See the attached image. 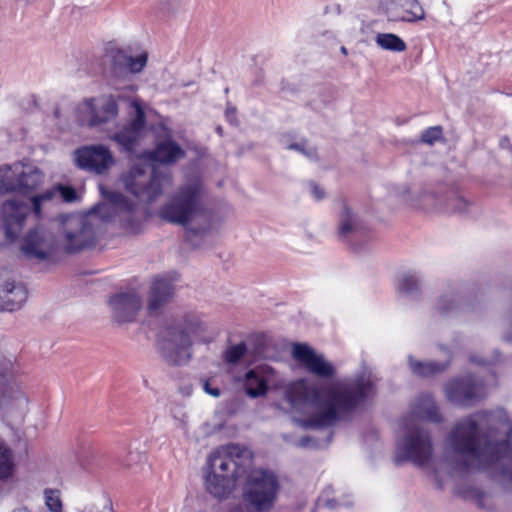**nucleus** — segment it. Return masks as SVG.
<instances>
[{"label": "nucleus", "instance_id": "4", "mask_svg": "<svg viewBox=\"0 0 512 512\" xmlns=\"http://www.w3.org/2000/svg\"><path fill=\"white\" fill-rule=\"evenodd\" d=\"M214 338L215 334L203 315L187 311L164 322L157 345L168 364L183 365L191 358L194 343L209 344Z\"/></svg>", "mask_w": 512, "mask_h": 512}, {"label": "nucleus", "instance_id": "18", "mask_svg": "<svg viewBox=\"0 0 512 512\" xmlns=\"http://www.w3.org/2000/svg\"><path fill=\"white\" fill-rule=\"evenodd\" d=\"M175 296V284L168 276H156L150 284L147 292L146 309L149 316L159 315Z\"/></svg>", "mask_w": 512, "mask_h": 512}, {"label": "nucleus", "instance_id": "9", "mask_svg": "<svg viewBox=\"0 0 512 512\" xmlns=\"http://www.w3.org/2000/svg\"><path fill=\"white\" fill-rule=\"evenodd\" d=\"M59 237L61 246L69 254L91 248L96 241L93 224L82 215L63 216Z\"/></svg>", "mask_w": 512, "mask_h": 512}, {"label": "nucleus", "instance_id": "32", "mask_svg": "<svg viewBox=\"0 0 512 512\" xmlns=\"http://www.w3.org/2000/svg\"><path fill=\"white\" fill-rule=\"evenodd\" d=\"M58 200L57 185L53 186L42 193L31 197L32 210L37 217L41 216L42 208L45 204Z\"/></svg>", "mask_w": 512, "mask_h": 512}, {"label": "nucleus", "instance_id": "30", "mask_svg": "<svg viewBox=\"0 0 512 512\" xmlns=\"http://www.w3.org/2000/svg\"><path fill=\"white\" fill-rule=\"evenodd\" d=\"M15 170L16 162L0 166V194L17 193L18 173Z\"/></svg>", "mask_w": 512, "mask_h": 512}, {"label": "nucleus", "instance_id": "35", "mask_svg": "<svg viewBox=\"0 0 512 512\" xmlns=\"http://www.w3.org/2000/svg\"><path fill=\"white\" fill-rule=\"evenodd\" d=\"M45 504L50 512H63L60 491L57 489H45Z\"/></svg>", "mask_w": 512, "mask_h": 512}, {"label": "nucleus", "instance_id": "21", "mask_svg": "<svg viewBox=\"0 0 512 512\" xmlns=\"http://www.w3.org/2000/svg\"><path fill=\"white\" fill-rule=\"evenodd\" d=\"M15 171L18 173L17 193L19 194H31L44 183V173L31 163L16 162Z\"/></svg>", "mask_w": 512, "mask_h": 512}, {"label": "nucleus", "instance_id": "41", "mask_svg": "<svg viewBox=\"0 0 512 512\" xmlns=\"http://www.w3.org/2000/svg\"><path fill=\"white\" fill-rule=\"evenodd\" d=\"M83 512H113L111 505L104 503L102 506L90 505L87 506Z\"/></svg>", "mask_w": 512, "mask_h": 512}, {"label": "nucleus", "instance_id": "50", "mask_svg": "<svg viewBox=\"0 0 512 512\" xmlns=\"http://www.w3.org/2000/svg\"><path fill=\"white\" fill-rule=\"evenodd\" d=\"M217 132H218V133H222V129H221V127L217 128Z\"/></svg>", "mask_w": 512, "mask_h": 512}, {"label": "nucleus", "instance_id": "23", "mask_svg": "<svg viewBox=\"0 0 512 512\" xmlns=\"http://www.w3.org/2000/svg\"><path fill=\"white\" fill-rule=\"evenodd\" d=\"M27 289L20 283L6 281L0 286V309L15 311L27 300Z\"/></svg>", "mask_w": 512, "mask_h": 512}, {"label": "nucleus", "instance_id": "31", "mask_svg": "<svg viewBox=\"0 0 512 512\" xmlns=\"http://www.w3.org/2000/svg\"><path fill=\"white\" fill-rule=\"evenodd\" d=\"M375 43L383 50L392 52H403L407 46L403 39L393 33H378Z\"/></svg>", "mask_w": 512, "mask_h": 512}, {"label": "nucleus", "instance_id": "42", "mask_svg": "<svg viewBox=\"0 0 512 512\" xmlns=\"http://www.w3.org/2000/svg\"><path fill=\"white\" fill-rule=\"evenodd\" d=\"M499 356H500V354L498 352H496V358L490 359V360H487V359H480L479 360L476 356H471L470 357V361L472 363H477V364L483 365V366L491 365V364H495V363L499 362Z\"/></svg>", "mask_w": 512, "mask_h": 512}, {"label": "nucleus", "instance_id": "49", "mask_svg": "<svg viewBox=\"0 0 512 512\" xmlns=\"http://www.w3.org/2000/svg\"><path fill=\"white\" fill-rule=\"evenodd\" d=\"M54 113H55V116H56V117H59V111H58V109H56Z\"/></svg>", "mask_w": 512, "mask_h": 512}, {"label": "nucleus", "instance_id": "3", "mask_svg": "<svg viewBox=\"0 0 512 512\" xmlns=\"http://www.w3.org/2000/svg\"><path fill=\"white\" fill-rule=\"evenodd\" d=\"M375 392L374 381L366 375L351 381L330 383L320 389L300 379L291 386L289 398L292 403L307 404L312 409L308 418L296 420L301 427L321 429L333 426Z\"/></svg>", "mask_w": 512, "mask_h": 512}, {"label": "nucleus", "instance_id": "34", "mask_svg": "<svg viewBox=\"0 0 512 512\" xmlns=\"http://www.w3.org/2000/svg\"><path fill=\"white\" fill-rule=\"evenodd\" d=\"M12 451L0 442V478L6 479L13 473Z\"/></svg>", "mask_w": 512, "mask_h": 512}, {"label": "nucleus", "instance_id": "38", "mask_svg": "<svg viewBox=\"0 0 512 512\" xmlns=\"http://www.w3.org/2000/svg\"><path fill=\"white\" fill-rule=\"evenodd\" d=\"M57 191H58V200L61 199L65 202L71 203L77 199L76 190L71 186H65V185L58 184Z\"/></svg>", "mask_w": 512, "mask_h": 512}, {"label": "nucleus", "instance_id": "28", "mask_svg": "<svg viewBox=\"0 0 512 512\" xmlns=\"http://www.w3.org/2000/svg\"><path fill=\"white\" fill-rule=\"evenodd\" d=\"M408 361L411 372L420 377H428L442 372L449 364V362L439 363L436 361H417L412 356H409Z\"/></svg>", "mask_w": 512, "mask_h": 512}, {"label": "nucleus", "instance_id": "12", "mask_svg": "<svg viewBox=\"0 0 512 512\" xmlns=\"http://www.w3.org/2000/svg\"><path fill=\"white\" fill-rule=\"evenodd\" d=\"M56 247L54 234L46 228L36 227L24 236L20 249L28 259L43 261L54 254Z\"/></svg>", "mask_w": 512, "mask_h": 512}, {"label": "nucleus", "instance_id": "46", "mask_svg": "<svg viewBox=\"0 0 512 512\" xmlns=\"http://www.w3.org/2000/svg\"><path fill=\"white\" fill-rule=\"evenodd\" d=\"M433 476H434V480H435V483H436V487L438 489H442L443 486H444V481L440 478L438 470H435L433 472Z\"/></svg>", "mask_w": 512, "mask_h": 512}, {"label": "nucleus", "instance_id": "48", "mask_svg": "<svg viewBox=\"0 0 512 512\" xmlns=\"http://www.w3.org/2000/svg\"><path fill=\"white\" fill-rule=\"evenodd\" d=\"M341 52H342L343 54H347V49H346L344 46H342V47H341Z\"/></svg>", "mask_w": 512, "mask_h": 512}, {"label": "nucleus", "instance_id": "1", "mask_svg": "<svg viewBox=\"0 0 512 512\" xmlns=\"http://www.w3.org/2000/svg\"><path fill=\"white\" fill-rule=\"evenodd\" d=\"M512 422L503 409L481 411L461 420L447 437L453 456L446 458L450 477L486 470L512 479Z\"/></svg>", "mask_w": 512, "mask_h": 512}, {"label": "nucleus", "instance_id": "37", "mask_svg": "<svg viewBox=\"0 0 512 512\" xmlns=\"http://www.w3.org/2000/svg\"><path fill=\"white\" fill-rule=\"evenodd\" d=\"M443 129L441 126H432L427 128L421 134V142L433 145L442 138Z\"/></svg>", "mask_w": 512, "mask_h": 512}, {"label": "nucleus", "instance_id": "15", "mask_svg": "<svg viewBox=\"0 0 512 512\" xmlns=\"http://www.w3.org/2000/svg\"><path fill=\"white\" fill-rule=\"evenodd\" d=\"M75 162L83 170L102 175L114 164V158L109 148L103 145H90L75 151Z\"/></svg>", "mask_w": 512, "mask_h": 512}, {"label": "nucleus", "instance_id": "8", "mask_svg": "<svg viewBox=\"0 0 512 512\" xmlns=\"http://www.w3.org/2000/svg\"><path fill=\"white\" fill-rule=\"evenodd\" d=\"M127 192L132 194L139 202L150 203L158 198L163 187L171 183L168 173H163L147 164L133 165L121 177Z\"/></svg>", "mask_w": 512, "mask_h": 512}, {"label": "nucleus", "instance_id": "29", "mask_svg": "<svg viewBox=\"0 0 512 512\" xmlns=\"http://www.w3.org/2000/svg\"><path fill=\"white\" fill-rule=\"evenodd\" d=\"M401 7L402 15L395 17V20L415 22L425 18V12L417 0H395Z\"/></svg>", "mask_w": 512, "mask_h": 512}, {"label": "nucleus", "instance_id": "43", "mask_svg": "<svg viewBox=\"0 0 512 512\" xmlns=\"http://www.w3.org/2000/svg\"><path fill=\"white\" fill-rule=\"evenodd\" d=\"M314 444V441L311 437H308V436H305V437H302L300 438L297 442H296V446L297 447H300V448H308V447H311L313 446Z\"/></svg>", "mask_w": 512, "mask_h": 512}, {"label": "nucleus", "instance_id": "45", "mask_svg": "<svg viewBox=\"0 0 512 512\" xmlns=\"http://www.w3.org/2000/svg\"><path fill=\"white\" fill-rule=\"evenodd\" d=\"M226 118L230 123H234L236 120V109L228 107L226 109Z\"/></svg>", "mask_w": 512, "mask_h": 512}, {"label": "nucleus", "instance_id": "40", "mask_svg": "<svg viewBox=\"0 0 512 512\" xmlns=\"http://www.w3.org/2000/svg\"><path fill=\"white\" fill-rule=\"evenodd\" d=\"M309 188H310V193L315 200L321 201L325 198V196H326L325 190L318 184L311 182L309 184Z\"/></svg>", "mask_w": 512, "mask_h": 512}, {"label": "nucleus", "instance_id": "5", "mask_svg": "<svg viewBox=\"0 0 512 512\" xmlns=\"http://www.w3.org/2000/svg\"><path fill=\"white\" fill-rule=\"evenodd\" d=\"M205 190L201 178L197 175L188 177L165 203L160 217L172 224L187 225L204 210Z\"/></svg>", "mask_w": 512, "mask_h": 512}, {"label": "nucleus", "instance_id": "19", "mask_svg": "<svg viewBox=\"0 0 512 512\" xmlns=\"http://www.w3.org/2000/svg\"><path fill=\"white\" fill-rule=\"evenodd\" d=\"M101 192L106 200L112 205L113 211L123 222L126 228L135 229L137 226V206L136 203L128 200L122 193L116 191H105L101 187Z\"/></svg>", "mask_w": 512, "mask_h": 512}, {"label": "nucleus", "instance_id": "20", "mask_svg": "<svg viewBox=\"0 0 512 512\" xmlns=\"http://www.w3.org/2000/svg\"><path fill=\"white\" fill-rule=\"evenodd\" d=\"M147 64V54L140 53L136 57L117 50L112 56L111 73L115 78H125L130 74L139 73Z\"/></svg>", "mask_w": 512, "mask_h": 512}, {"label": "nucleus", "instance_id": "7", "mask_svg": "<svg viewBox=\"0 0 512 512\" xmlns=\"http://www.w3.org/2000/svg\"><path fill=\"white\" fill-rule=\"evenodd\" d=\"M402 426V433L396 442L395 463L399 465L404 461H410L416 466H425L433 454L429 431L413 423L412 419H405Z\"/></svg>", "mask_w": 512, "mask_h": 512}, {"label": "nucleus", "instance_id": "11", "mask_svg": "<svg viewBox=\"0 0 512 512\" xmlns=\"http://www.w3.org/2000/svg\"><path fill=\"white\" fill-rule=\"evenodd\" d=\"M444 391L450 402L467 407L485 396V383L469 375L451 380L445 385Z\"/></svg>", "mask_w": 512, "mask_h": 512}, {"label": "nucleus", "instance_id": "17", "mask_svg": "<svg viewBox=\"0 0 512 512\" xmlns=\"http://www.w3.org/2000/svg\"><path fill=\"white\" fill-rule=\"evenodd\" d=\"M112 319L119 323L135 321L137 314L143 307V300L138 291L131 289L112 295L109 299Z\"/></svg>", "mask_w": 512, "mask_h": 512}, {"label": "nucleus", "instance_id": "36", "mask_svg": "<svg viewBox=\"0 0 512 512\" xmlns=\"http://www.w3.org/2000/svg\"><path fill=\"white\" fill-rule=\"evenodd\" d=\"M247 353V345L241 342L228 347L224 353V360L228 364H236Z\"/></svg>", "mask_w": 512, "mask_h": 512}, {"label": "nucleus", "instance_id": "44", "mask_svg": "<svg viewBox=\"0 0 512 512\" xmlns=\"http://www.w3.org/2000/svg\"><path fill=\"white\" fill-rule=\"evenodd\" d=\"M204 390L213 397H218L220 395V390L218 388L210 387L208 382L204 383Z\"/></svg>", "mask_w": 512, "mask_h": 512}, {"label": "nucleus", "instance_id": "16", "mask_svg": "<svg viewBox=\"0 0 512 512\" xmlns=\"http://www.w3.org/2000/svg\"><path fill=\"white\" fill-rule=\"evenodd\" d=\"M293 358L302 364L312 375L321 378H332L336 374L334 365L327 361L323 354L316 353L309 345L296 343L292 349Z\"/></svg>", "mask_w": 512, "mask_h": 512}, {"label": "nucleus", "instance_id": "13", "mask_svg": "<svg viewBox=\"0 0 512 512\" xmlns=\"http://www.w3.org/2000/svg\"><path fill=\"white\" fill-rule=\"evenodd\" d=\"M131 107L134 117L120 130L109 133L108 137L114 141L126 153H133L142 137L145 127V112L138 101H133Z\"/></svg>", "mask_w": 512, "mask_h": 512}, {"label": "nucleus", "instance_id": "47", "mask_svg": "<svg viewBox=\"0 0 512 512\" xmlns=\"http://www.w3.org/2000/svg\"><path fill=\"white\" fill-rule=\"evenodd\" d=\"M13 512H31V511H29L27 508L21 507V508L15 509Z\"/></svg>", "mask_w": 512, "mask_h": 512}, {"label": "nucleus", "instance_id": "39", "mask_svg": "<svg viewBox=\"0 0 512 512\" xmlns=\"http://www.w3.org/2000/svg\"><path fill=\"white\" fill-rule=\"evenodd\" d=\"M287 148L302 153L303 155H305L310 160L316 159V156H317L315 149H313V148L307 149L306 148V143L305 142L291 143V144L287 145Z\"/></svg>", "mask_w": 512, "mask_h": 512}, {"label": "nucleus", "instance_id": "25", "mask_svg": "<svg viewBox=\"0 0 512 512\" xmlns=\"http://www.w3.org/2000/svg\"><path fill=\"white\" fill-rule=\"evenodd\" d=\"M149 160L162 164H172L185 156L184 150L173 140L159 142L154 150L146 152Z\"/></svg>", "mask_w": 512, "mask_h": 512}, {"label": "nucleus", "instance_id": "27", "mask_svg": "<svg viewBox=\"0 0 512 512\" xmlns=\"http://www.w3.org/2000/svg\"><path fill=\"white\" fill-rule=\"evenodd\" d=\"M411 414L414 418L428 420L434 423L442 421V416L439 413L438 406L430 394H423L419 396L411 409Z\"/></svg>", "mask_w": 512, "mask_h": 512}, {"label": "nucleus", "instance_id": "6", "mask_svg": "<svg viewBox=\"0 0 512 512\" xmlns=\"http://www.w3.org/2000/svg\"><path fill=\"white\" fill-rule=\"evenodd\" d=\"M398 195L412 208L443 214H466L472 205L456 190L435 192L431 189H411L402 186Z\"/></svg>", "mask_w": 512, "mask_h": 512}, {"label": "nucleus", "instance_id": "24", "mask_svg": "<svg viewBox=\"0 0 512 512\" xmlns=\"http://www.w3.org/2000/svg\"><path fill=\"white\" fill-rule=\"evenodd\" d=\"M270 371L267 367L258 366L246 372L244 389L250 398L265 396L268 391Z\"/></svg>", "mask_w": 512, "mask_h": 512}, {"label": "nucleus", "instance_id": "14", "mask_svg": "<svg viewBox=\"0 0 512 512\" xmlns=\"http://www.w3.org/2000/svg\"><path fill=\"white\" fill-rule=\"evenodd\" d=\"M31 212L28 203L16 199L5 201L1 207V223L5 237L14 241L25 227L27 218Z\"/></svg>", "mask_w": 512, "mask_h": 512}, {"label": "nucleus", "instance_id": "26", "mask_svg": "<svg viewBox=\"0 0 512 512\" xmlns=\"http://www.w3.org/2000/svg\"><path fill=\"white\" fill-rule=\"evenodd\" d=\"M435 309L440 316L446 317L457 315L460 311H468L470 307L456 290L450 289L439 297Z\"/></svg>", "mask_w": 512, "mask_h": 512}, {"label": "nucleus", "instance_id": "2", "mask_svg": "<svg viewBox=\"0 0 512 512\" xmlns=\"http://www.w3.org/2000/svg\"><path fill=\"white\" fill-rule=\"evenodd\" d=\"M243 477L241 499L247 512H270L278 500L280 483L273 471L253 468L251 450L231 443L220 446L208 456L204 483L213 497L228 498Z\"/></svg>", "mask_w": 512, "mask_h": 512}, {"label": "nucleus", "instance_id": "22", "mask_svg": "<svg viewBox=\"0 0 512 512\" xmlns=\"http://www.w3.org/2000/svg\"><path fill=\"white\" fill-rule=\"evenodd\" d=\"M338 237L343 241H350L362 233V223L358 216L345 201L339 203Z\"/></svg>", "mask_w": 512, "mask_h": 512}, {"label": "nucleus", "instance_id": "10", "mask_svg": "<svg viewBox=\"0 0 512 512\" xmlns=\"http://www.w3.org/2000/svg\"><path fill=\"white\" fill-rule=\"evenodd\" d=\"M80 113L89 114L88 125L105 129L108 125H114L118 116V106L112 95H101L95 98L85 99L79 105Z\"/></svg>", "mask_w": 512, "mask_h": 512}, {"label": "nucleus", "instance_id": "33", "mask_svg": "<svg viewBox=\"0 0 512 512\" xmlns=\"http://www.w3.org/2000/svg\"><path fill=\"white\" fill-rule=\"evenodd\" d=\"M420 278L416 273H403L397 283V289L406 295H415L419 291Z\"/></svg>", "mask_w": 512, "mask_h": 512}]
</instances>
